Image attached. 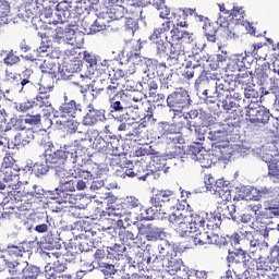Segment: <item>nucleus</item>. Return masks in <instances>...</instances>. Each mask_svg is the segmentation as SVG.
<instances>
[{
	"label": "nucleus",
	"mask_w": 279,
	"mask_h": 279,
	"mask_svg": "<svg viewBox=\"0 0 279 279\" xmlns=\"http://www.w3.org/2000/svg\"><path fill=\"white\" fill-rule=\"evenodd\" d=\"M208 213L199 211L198 214H191L186 209H175L168 218L170 228L177 231L179 236H189L202 230H213L215 225L207 220Z\"/></svg>",
	"instance_id": "nucleus-1"
},
{
	"label": "nucleus",
	"mask_w": 279,
	"mask_h": 279,
	"mask_svg": "<svg viewBox=\"0 0 279 279\" xmlns=\"http://www.w3.org/2000/svg\"><path fill=\"white\" fill-rule=\"evenodd\" d=\"M86 151L85 148H81L75 151L73 146H63L57 151L49 153L45 155V161H38L34 165L35 175L40 177L49 172V169H53L56 175L63 178L64 167L66 165H75V158L82 156Z\"/></svg>",
	"instance_id": "nucleus-2"
},
{
	"label": "nucleus",
	"mask_w": 279,
	"mask_h": 279,
	"mask_svg": "<svg viewBox=\"0 0 279 279\" xmlns=\"http://www.w3.org/2000/svg\"><path fill=\"white\" fill-rule=\"evenodd\" d=\"M60 178V185L57 187L58 192L64 193L68 191L69 193L75 192V181L71 179V175L66 177H59Z\"/></svg>",
	"instance_id": "nucleus-42"
},
{
	"label": "nucleus",
	"mask_w": 279,
	"mask_h": 279,
	"mask_svg": "<svg viewBox=\"0 0 279 279\" xmlns=\"http://www.w3.org/2000/svg\"><path fill=\"white\" fill-rule=\"evenodd\" d=\"M239 232L244 243L248 245L250 252L254 253V252H258V250L263 251L269 247V243H267V241L265 240L258 239V235L256 234V232L247 231L246 229H243V228L240 229Z\"/></svg>",
	"instance_id": "nucleus-17"
},
{
	"label": "nucleus",
	"mask_w": 279,
	"mask_h": 279,
	"mask_svg": "<svg viewBox=\"0 0 279 279\" xmlns=\"http://www.w3.org/2000/svg\"><path fill=\"white\" fill-rule=\"evenodd\" d=\"M133 66L134 70L130 72V75H132V73H136V71H138V73H143V80L146 81L144 84L146 88H148L149 95H156V90H158V80L154 77L155 74L149 70V65H147L146 62H142V64L137 63Z\"/></svg>",
	"instance_id": "nucleus-15"
},
{
	"label": "nucleus",
	"mask_w": 279,
	"mask_h": 279,
	"mask_svg": "<svg viewBox=\"0 0 279 279\" xmlns=\"http://www.w3.org/2000/svg\"><path fill=\"white\" fill-rule=\"evenodd\" d=\"M167 105L173 112V120L182 119L184 108L191 106V96L184 89H178L167 97Z\"/></svg>",
	"instance_id": "nucleus-7"
},
{
	"label": "nucleus",
	"mask_w": 279,
	"mask_h": 279,
	"mask_svg": "<svg viewBox=\"0 0 279 279\" xmlns=\"http://www.w3.org/2000/svg\"><path fill=\"white\" fill-rule=\"evenodd\" d=\"M24 123H26L28 130L33 125H38V123H40V113L34 114V116H26L24 118Z\"/></svg>",
	"instance_id": "nucleus-60"
},
{
	"label": "nucleus",
	"mask_w": 279,
	"mask_h": 279,
	"mask_svg": "<svg viewBox=\"0 0 279 279\" xmlns=\"http://www.w3.org/2000/svg\"><path fill=\"white\" fill-rule=\"evenodd\" d=\"M253 154L268 165V175H270V180L272 182H279V163L271 162L274 155L269 154L267 149H265V146L254 148Z\"/></svg>",
	"instance_id": "nucleus-14"
},
{
	"label": "nucleus",
	"mask_w": 279,
	"mask_h": 279,
	"mask_svg": "<svg viewBox=\"0 0 279 279\" xmlns=\"http://www.w3.org/2000/svg\"><path fill=\"white\" fill-rule=\"evenodd\" d=\"M34 107L41 111V114L49 121H58L56 118V109L51 106V101L47 97H36L33 100Z\"/></svg>",
	"instance_id": "nucleus-24"
},
{
	"label": "nucleus",
	"mask_w": 279,
	"mask_h": 279,
	"mask_svg": "<svg viewBox=\"0 0 279 279\" xmlns=\"http://www.w3.org/2000/svg\"><path fill=\"white\" fill-rule=\"evenodd\" d=\"M25 268L22 272V279H36L40 276V268L29 265V263L25 262Z\"/></svg>",
	"instance_id": "nucleus-43"
},
{
	"label": "nucleus",
	"mask_w": 279,
	"mask_h": 279,
	"mask_svg": "<svg viewBox=\"0 0 279 279\" xmlns=\"http://www.w3.org/2000/svg\"><path fill=\"white\" fill-rule=\"evenodd\" d=\"M246 116L251 117L254 123H268L269 110L258 105V102H251L246 110Z\"/></svg>",
	"instance_id": "nucleus-20"
},
{
	"label": "nucleus",
	"mask_w": 279,
	"mask_h": 279,
	"mask_svg": "<svg viewBox=\"0 0 279 279\" xmlns=\"http://www.w3.org/2000/svg\"><path fill=\"white\" fill-rule=\"evenodd\" d=\"M169 252H171V246L167 244V242H163L158 246L159 255L149 256L147 263L163 260V265H166L168 269H170L171 271H180L182 269V259L171 257V255H169Z\"/></svg>",
	"instance_id": "nucleus-9"
},
{
	"label": "nucleus",
	"mask_w": 279,
	"mask_h": 279,
	"mask_svg": "<svg viewBox=\"0 0 279 279\" xmlns=\"http://www.w3.org/2000/svg\"><path fill=\"white\" fill-rule=\"evenodd\" d=\"M7 270L10 274L11 278L9 279H22L23 270L25 269V260H13L7 262Z\"/></svg>",
	"instance_id": "nucleus-34"
},
{
	"label": "nucleus",
	"mask_w": 279,
	"mask_h": 279,
	"mask_svg": "<svg viewBox=\"0 0 279 279\" xmlns=\"http://www.w3.org/2000/svg\"><path fill=\"white\" fill-rule=\"evenodd\" d=\"M168 56L171 60H175L177 62L184 60V46H182L181 43H171Z\"/></svg>",
	"instance_id": "nucleus-41"
},
{
	"label": "nucleus",
	"mask_w": 279,
	"mask_h": 279,
	"mask_svg": "<svg viewBox=\"0 0 279 279\" xmlns=\"http://www.w3.org/2000/svg\"><path fill=\"white\" fill-rule=\"evenodd\" d=\"M232 132V126L230 124H223L222 130L210 131L207 138L213 141V145L219 149H226L228 147V134Z\"/></svg>",
	"instance_id": "nucleus-19"
},
{
	"label": "nucleus",
	"mask_w": 279,
	"mask_h": 279,
	"mask_svg": "<svg viewBox=\"0 0 279 279\" xmlns=\"http://www.w3.org/2000/svg\"><path fill=\"white\" fill-rule=\"evenodd\" d=\"M244 13L242 8H233V10L230 11V16H232V21H235V25H242V27H245L246 32L251 33L253 36H258L256 35V31L252 27V24L243 20Z\"/></svg>",
	"instance_id": "nucleus-30"
},
{
	"label": "nucleus",
	"mask_w": 279,
	"mask_h": 279,
	"mask_svg": "<svg viewBox=\"0 0 279 279\" xmlns=\"http://www.w3.org/2000/svg\"><path fill=\"white\" fill-rule=\"evenodd\" d=\"M206 130H208L207 126H204L202 125V123H198L195 126H192V130H190V132H194L197 141H205Z\"/></svg>",
	"instance_id": "nucleus-57"
},
{
	"label": "nucleus",
	"mask_w": 279,
	"mask_h": 279,
	"mask_svg": "<svg viewBox=\"0 0 279 279\" xmlns=\"http://www.w3.org/2000/svg\"><path fill=\"white\" fill-rule=\"evenodd\" d=\"M161 132L166 133V134H180V132H182V125L180 124V122L177 123H162L161 124Z\"/></svg>",
	"instance_id": "nucleus-49"
},
{
	"label": "nucleus",
	"mask_w": 279,
	"mask_h": 279,
	"mask_svg": "<svg viewBox=\"0 0 279 279\" xmlns=\"http://www.w3.org/2000/svg\"><path fill=\"white\" fill-rule=\"evenodd\" d=\"M246 210L248 214H242L240 216V221L242 223H252V226H254V216L258 215V210H260V204L248 205Z\"/></svg>",
	"instance_id": "nucleus-40"
},
{
	"label": "nucleus",
	"mask_w": 279,
	"mask_h": 279,
	"mask_svg": "<svg viewBox=\"0 0 279 279\" xmlns=\"http://www.w3.org/2000/svg\"><path fill=\"white\" fill-rule=\"evenodd\" d=\"M151 221L154 219H167V213L161 207H156V204H153L151 207L144 209L142 207V211L138 214V221Z\"/></svg>",
	"instance_id": "nucleus-26"
},
{
	"label": "nucleus",
	"mask_w": 279,
	"mask_h": 279,
	"mask_svg": "<svg viewBox=\"0 0 279 279\" xmlns=\"http://www.w3.org/2000/svg\"><path fill=\"white\" fill-rule=\"evenodd\" d=\"M268 90L272 95H275V97H278V95H279V78H269Z\"/></svg>",
	"instance_id": "nucleus-62"
},
{
	"label": "nucleus",
	"mask_w": 279,
	"mask_h": 279,
	"mask_svg": "<svg viewBox=\"0 0 279 279\" xmlns=\"http://www.w3.org/2000/svg\"><path fill=\"white\" fill-rule=\"evenodd\" d=\"M110 84L106 85V93L107 95H109V97H112V95H114V93H117V90L119 89V83L116 80L109 78Z\"/></svg>",
	"instance_id": "nucleus-61"
},
{
	"label": "nucleus",
	"mask_w": 279,
	"mask_h": 279,
	"mask_svg": "<svg viewBox=\"0 0 279 279\" xmlns=\"http://www.w3.org/2000/svg\"><path fill=\"white\" fill-rule=\"evenodd\" d=\"M53 52V47L47 45V46H40L37 48V50H34L33 52H29L26 56H22L25 60H29L31 62H34L35 65L37 64V61L40 58H49L51 53Z\"/></svg>",
	"instance_id": "nucleus-31"
},
{
	"label": "nucleus",
	"mask_w": 279,
	"mask_h": 279,
	"mask_svg": "<svg viewBox=\"0 0 279 279\" xmlns=\"http://www.w3.org/2000/svg\"><path fill=\"white\" fill-rule=\"evenodd\" d=\"M208 81H196L195 88L197 93H201L204 97H218V99H228V95L230 92L228 90V86L223 85L221 82L215 83V92L210 93V89L206 88Z\"/></svg>",
	"instance_id": "nucleus-11"
},
{
	"label": "nucleus",
	"mask_w": 279,
	"mask_h": 279,
	"mask_svg": "<svg viewBox=\"0 0 279 279\" xmlns=\"http://www.w3.org/2000/svg\"><path fill=\"white\" fill-rule=\"evenodd\" d=\"M34 138V135L32 134V131H26L24 133H17L14 136V142H11L9 144V149H14L15 147H25V145H28V143H32Z\"/></svg>",
	"instance_id": "nucleus-36"
},
{
	"label": "nucleus",
	"mask_w": 279,
	"mask_h": 279,
	"mask_svg": "<svg viewBox=\"0 0 279 279\" xmlns=\"http://www.w3.org/2000/svg\"><path fill=\"white\" fill-rule=\"evenodd\" d=\"M255 78L257 80V84L259 86H265V84L269 82V75L267 74V70H264L263 68L256 69Z\"/></svg>",
	"instance_id": "nucleus-54"
},
{
	"label": "nucleus",
	"mask_w": 279,
	"mask_h": 279,
	"mask_svg": "<svg viewBox=\"0 0 279 279\" xmlns=\"http://www.w3.org/2000/svg\"><path fill=\"white\" fill-rule=\"evenodd\" d=\"M147 241H158L165 239V230L158 227H153L146 234Z\"/></svg>",
	"instance_id": "nucleus-51"
},
{
	"label": "nucleus",
	"mask_w": 279,
	"mask_h": 279,
	"mask_svg": "<svg viewBox=\"0 0 279 279\" xmlns=\"http://www.w3.org/2000/svg\"><path fill=\"white\" fill-rule=\"evenodd\" d=\"M56 123H59V125H63V128H65L70 134H75L77 132V128H80V123L73 120V118L57 120Z\"/></svg>",
	"instance_id": "nucleus-47"
},
{
	"label": "nucleus",
	"mask_w": 279,
	"mask_h": 279,
	"mask_svg": "<svg viewBox=\"0 0 279 279\" xmlns=\"http://www.w3.org/2000/svg\"><path fill=\"white\" fill-rule=\"evenodd\" d=\"M77 134L78 140H75L72 144H65L63 147H74V151H80V149H85V151L82 155H77L75 158V162H77L78 158H84L86 156V151H88V148H86V145L93 144V134L90 131L87 132H81L78 131Z\"/></svg>",
	"instance_id": "nucleus-21"
},
{
	"label": "nucleus",
	"mask_w": 279,
	"mask_h": 279,
	"mask_svg": "<svg viewBox=\"0 0 279 279\" xmlns=\"http://www.w3.org/2000/svg\"><path fill=\"white\" fill-rule=\"evenodd\" d=\"M138 178V180H147L149 178V167L147 168V162L136 161L132 168H128L120 174V178Z\"/></svg>",
	"instance_id": "nucleus-22"
},
{
	"label": "nucleus",
	"mask_w": 279,
	"mask_h": 279,
	"mask_svg": "<svg viewBox=\"0 0 279 279\" xmlns=\"http://www.w3.org/2000/svg\"><path fill=\"white\" fill-rule=\"evenodd\" d=\"M252 194L255 197V202H258L260 198L269 199V197H276L278 195V189L271 186L253 187Z\"/></svg>",
	"instance_id": "nucleus-35"
},
{
	"label": "nucleus",
	"mask_w": 279,
	"mask_h": 279,
	"mask_svg": "<svg viewBox=\"0 0 279 279\" xmlns=\"http://www.w3.org/2000/svg\"><path fill=\"white\" fill-rule=\"evenodd\" d=\"M109 105L111 112H124L122 117L119 118L120 121H130V107L132 101H130V96L123 92H119L109 98Z\"/></svg>",
	"instance_id": "nucleus-10"
},
{
	"label": "nucleus",
	"mask_w": 279,
	"mask_h": 279,
	"mask_svg": "<svg viewBox=\"0 0 279 279\" xmlns=\"http://www.w3.org/2000/svg\"><path fill=\"white\" fill-rule=\"evenodd\" d=\"M106 86H108V81L106 80H97L90 84L92 95L94 99H97L98 95H101L104 90H106Z\"/></svg>",
	"instance_id": "nucleus-45"
},
{
	"label": "nucleus",
	"mask_w": 279,
	"mask_h": 279,
	"mask_svg": "<svg viewBox=\"0 0 279 279\" xmlns=\"http://www.w3.org/2000/svg\"><path fill=\"white\" fill-rule=\"evenodd\" d=\"M51 58H53V56H51V52H50L49 57H39L35 66H37V69H39L41 71V73H48L49 75H56L58 65H56V63L53 61H51Z\"/></svg>",
	"instance_id": "nucleus-32"
},
{
	"label": "nucleus",
	"mask_w": 279,
	"mask_h": 279,
	"mask_svg": "<svg viewBox=\"0 0 279 279\" xmlns=\"http://www.w3.org/2000/svg\"><path fill=\"white\" fill-rule=\"evenodd\" d=\"M123 88L125 90H129L131 93H136V90H138V88H141V85H138V83H136L133 80H128L125 81V83L123 84Z\"/></svg>",
	"instance_id": "nucleus-63"
},
{
	"label": "nucleus",
	"mask_w": 279,
	"mask_h": 279,
	"mask_svg": "<svg viewBox=\"0 0 279 279\" xmlns=\"http://www.w3.org/2000/svg\"><path fill=\"white\" fill-rule=\"evenodd\" d=\"M54 8H56L54 16H57V19L49 20L48 21L49 25L51 24L58 25V23H64V20L71 16V11H69V2L61 1Z\"/></svg>",
	"instance_id": "nucleus-29"
},
{
	"label": "nucleus",
	"mask_w": 279,
	"mask_h": 279,
	"mask_svg": "<svg viewBox=\"0 0 279 279\" xmlns=\"http://www.w3.org/2000/svg\"><path fill=\"white\" fill-rule=\"evenodd\" d=\"M1 172L3 173V182L10 183V182H19V171L12 169V167H4L1 168Z\"/></svg>",
	"instance_id": "nucleus-44"
},
{
	"label": "nucleus",
	"mask_w": 279,
	"mask_h": 279,
	"mask_svg": "<svg viewBox=\"0 0 279 279\" xmlns=\"http://www.w3.org/2000/svg\"><path fill=\"white\" fill-rule=\"evenodd\" d=\"M256 221L260 223L257 230L266 241H279V223L267 222V218H256Z\"/></svg>",
	"instance_id": "nucleus-18"
},
{
	"label": "nucleus",
	"mask_w": 279,
	"mask_h": 279,
	"mask_svg": "<svg viewBox=\"0 0 279 279\" xmlns=\"http://www.w3.org/2000/svg\"><path fill=\"white\" fill-rule=\"evenodd\" d=\"M205 186L207 191H210L213 195L220 197L223 202L231 199L230 187H228V182L223 181V179H219L217 181L213 178H208L207 180L205 179Z\"/></svg>",
	"instance_id": "nucleus-12"
},
{
	"label": "nucleus",
	"mask_w": 279,
	"mask_h": 279,
	"mask_svg": "<svg viewBox=\"0 0 279 279\" xmlns=\"http://www.w3.org/2000/svg\"><path fill=\"white\" fill-rule=\"evenodd\" d=\"M244 97L245 99H253L251 104H258V92L252 87H246L244 89Z\"/></svg>",
	"instance_id": "nucleus-59"
},
{
	"label": "nucleus",
	"mask_w": 279,
	"mask_h": 279,
	"mask_svg": "<svg viewBox=\"0 0 279 279\" xmlns=\"http://www.w3.org/2000/svg\"><path fill=\"white\" fill-rule=\"evenodd\" d=\"M72 165L75 163L65 165V167L63 168V178H66V175H71L72 178H83V180H95L90 171L84 170L80 166Z\"/></svg>",
	"instance_id": "nucleus-27"
},
{
	"label": "nucleus",
	"mask_w": 279,
	"mask_h": 279,
	"mask_svg": "<svg viewBox=\"0 0 279 279\" xmlns=\"http://www.w3.org/2000/svg\"><path fill=\"white\" fill-rule=\"evenodd\" d=\"M126 206L129 208V211L121 208H112L109 209L108 215L109 217H118V226H121V228H130V226H136V222L138 221V215L143 213V205L138 199L134 196H128L126 197Z\"/></svg>",
	"instance_id": "nucleus-4"
},
{
	"label": "nucleus",
	"mask_w": 279,
	"mask_h": 279,
	"mask_svg": "<svg viewBox=\"0 0 279 279\" xmlns=\"http://www.w3.org/2000/svg\"><path fill=\"white\" fill-rule=\"evenodd\" d=\"M235 204L239 206V202H250L255 199L254 194L252 193V189L246 186H240L235 189V195L233 197Z\"/></svg>",
	"instance_id": "nucleus-37"
},
{
	"label": "nucleus",
	"mask_w": 279,
	"mask_h": 279,
	"mask_svg": "<svg viewBox=\"0 0 279 279\" xmlns=\"http://www.w3.org/2000/svg\"><path fill=\"white\" fill-rule=\"evenodd\" d=\"M100 269L105 276H114V274H117V268H114V265L111 264H102Z\"/></svg>",
	"instance_id": "nucleus-64"
},
{
	"label": "nucleus",
	"mask_w": 279,
	"mask_h": 279,
	"mask_svg": "<svg viewBox=\"0 0 279 279\" xmlns=\"http://www.w3.org/2000/svg\"><path fill=\"white\" fill-rule=\"evenodd\" d=\"M105 119L106 116L104 114V111L95 109L93 105H89L87 107V112L83 118V125H96V123H99V121Z\"/></svg>",
	"instance_id": "nucleus-28"
},
{
	"label": "nucleus",
	"mask_w": 279,
	"mask_h": 279,
	"mask_svg": "<svg viewBox=\"0 0 279 279\" xmlns=\"http://www.w3.org/2000/svg\"><path fill=\"white\" fill-rule=\"evenodd\" d=\"M3 86L7 88L5 94H10L11 92L15 93H27L34 84L29 78H22L21 74L12 72L10 70H5L4 78L2 81Z\"/></svg>",
	"instance_id": "nucleus-6"
},
{
	"label": "nucleus",
	"mask_w": 279,
	"mask_h": 279,
	"mask_svg": "<svg viewBox=\"0 0 279 279\" xmlns=\"http://www.w3.org/2000/svg\"><path fill=\"white\" fill-rule=\"evenodd\" d=\"M77 36H81L80 33H76L75 29L70 28L65 33L57 34L56 40L59 45H71V47H80L84 39H78Z\"/></svg>",
	"instance_id": "nucleus-25"
},
{
	"label": "nucleus",
	"mask_w": 279,
	"mask_h": 279,
	"mask_svg": "<svg viewBox=\"0 0 279 279\" xmlns=\"http://www.w3.org/2000/svg\"><path fill=\"white\" fill-rule=\"evenodd\" d=\"M185 239L187 243L184 247L191 248L197 245H219V234L213 233V230H202L195 231L186 236H181Z\"/></svg>",
	"instance_id": "nucleus-8"
},
{
	"label": "nucleus",
	"mask_w": 279,
	"mask_h": 279,
	"mask_svg": "<svg viewBox=\"0 0 279 279\" xmlns=\"http://www.w3.org/2000/svg\"><path fill=\"white\" fill-rule=\"evenodd\" d=\"M175 24L173 21L161 22L160 27L154 29L150 40L155 44L158 56H169L171 49V38H175Z\"/></svg>",
	"instance_id": "nucleus-3"
},
{
	"label": "nucleus",
	"mask_w": 279,
	"mask_h": 279,
	"mask_svg": "<svg viewBox=\"0 0 279 279\" xmlns=\"http://www.w3.org/2000/svg\"><path fill=\"white\" fill-rule=\"evenodd\" d=\"M181 119L185 121L186 130H193V128L202 123V116H199V111L197 109H193L189 112L182 111Z\"/></svg>",
	"instance_id": "nucleus-33"
},
{
	"label": "nucleus",
	"mask_w": 279,
	"mask_h": 279,
	"mask_svg": "<svg viewBox=\"0 0 279 279\" xmlns=\"http://www.w3.org/2000/svg\"><path fill=\"white\" fill-rule=\"evenodd\" d=\"M64 271H66V264L57 260L52 264V267H50L49 270L46 269V276H49V274H56L58 276L64 274Z\"/></svg>",
	"instance_id": "nucleus-52"
},
{
	"label": "nucleus",
	"mask_w": 279,
	"mask_h": 279,
	"mask_svg": "<svg viewBox=\"0 0 279 279\" xmlns=\"http://www.w3.org/2000/svg\"><path fill=\"white\" fill-rule=\"evenodd\" d=\"M106 29V20L98 17L89 27V34H98V32H104Z\"/></svg>",
	"instance_id": "nucleus-56"
},
{
	"label": "nucleus",
	"mask_w": 279,
	"mask_h": 279,
	"mask_svg": "<svg viewBox=\"0 0 279 279\" xmlns=\"http://www.w3.org/2000/svg\"><path fill=\"white\" fill-rule=\"evenodd\" d=\"M83 58L92 71L97 70V57L93 52L84 51Z\"/></svg>",
	"instance_id": "nucleus-58"
},
{
	"label": "nucleus",
	"mask_w": 279,
	"mask_h": 279,
	"mask_svg": "<svg viewBox=\"0 0 279 279\" xmlns=\"http://www.w3.org/2000/svg\"><path fill=\"white\" fill-rule=\"evenodd\" d=\"M3 62L7 66H14L21 62V57H19L14 50L8 51L7 56L3 58Z\"/></svg>",
	"instance_id": "nucleus-53"
},
{
	"label": "nucleus",
	"mask_w": 279,
	"mask_h": 279,
	"mask_svg": "<svg viewBox=\"0 0 279 279\" xmlns=\"http://www.w3.org/2000/svg\"><path fill=\"white\" fill-rule=\"evenodd\" d=\"M236 206L235 205H221L218 207V215H220V219H232L233 221H236V216L234 214L236 213Z\"/></svg>",
	"instance_id": "nucleus-39"
},
{
	"label": "nucleus",
	"mask_w": 279,
	"mask_h": 279,
	"mask_svg": "<svg viewBox=\"0 0 279 279\" xmlns=\"http://www.w3.org/2000/svg\"><path fill=\"white\" fill-rule=\"evenodd\" d=\"M186 154L191 160L201 162L202 167H208L206 165V160H208V154H206V149L204 146H202V143L196 142L190 145L186 149Z\"/></svg>",
	"instance_id": "nucleus-23"
},
{
	"label": "nucleus",
	"mask_w": 279,
	"mask_h": 279,
	"mask_svg": "<svg viewBox=\"0 0 279 279\" xmlns=\"http://www.w3.org/2000/svg\"><path fill=\"white\" fill-rule=\"evenodd\" d=\"M161 138L168 145H170V143H173L174 145H175V143H179V145H182V143H184V138H182L180 133H163V132H161Z\"/></svg>",
	"instance_id": "nucleus-50"
},
{
	"label": "nucleus",
	"mask_w": 279,
	"mask_h": 279,
	"mask_svg": "<svg viewBox=\"0 0 279 279\" xmlns=\"http://www.w3.org/2000/svg\"><path fill=\"white\" fill-rule=\"evenodd\" d=\"M8 16H10V2L0 0V25L8 23Z\"/></svg>",
	"instance_id": "nucleus-48"
},
{
	"label": "nucleus",
	"mask_w": 279,
	"mask_h": 279,
	"mask_svg": "<svg viewBox=\"0 0 279 279\" xmlns=\"http://www.w3.org/2000/svg\"><path fill=\"white\" fill-rule=\"evenodd\" d=\"M92 138H94V147L95 149H104L106 147V140L104 137L99 136V131L97 130H92L90 131Z\"/></svg>",
	"instance_id": "nucleus-55"
},
{
	"label": "nucleus",
	"mask_w": 279,
	"mask_h": 279,
	"mask_svg": "<svg viewBox=\"0 0 279 279\" xmlns=\"http://www.w3.org/2000/svg\"><path fill=\"white\" fill-rule=\"evenodd\" d=\"M82 114V105L75 100L69 102H62L58 110L54 112V119L62 121L64 119H75Z\"/></svg>",
	"instance_id": "nucleus-13"
},
{
	"label": "nucleus",
	"mask_w": 279,
	"mask_h": 279,
	"mask_svg": "<svg viewBox=\"0 0 279 279\" xmlns=\"http://www.w3.org/2000/svg\"><path fill=\"white\" fill-rule=\"evenodd\" d=\"M150 202L156 204V208H162L167 214V210H171L175 206L178 198L173 196V192L161 190L155 194Z\"/></svg>",
	"instance_id": "nucleus-16"
},
{
	"label": "nucleus",
	"mask_w": 279,
	"mask_h": 279,
	"mask_svg": "<svg viewBox=\"0 0 279 279\" xmlns=\"http://www.w3.org/2000/svg\"><path fill=\"white\" fill-rule=\"evenodd\" d=\"M47 193L50 199H59V204H75V202H77L73 194L64 196V192H58V190L48 191Z\"/></svg>",
	"instance_id": "nucleus-38"
},
{
	"label": "nucleus",
	"mask_w": 279,
	"mask_h": 279,
	"mask_svg": "<svg viewBox=\"0 0 279 279\" xmlns=\"http://www.w3.org/2000/svg\"><path fill=\"white\" fill-rule=\"evenodd\" d=\"M252 257L250 253L243 250H235L234 252H229L227 256V263L229 269H231L234 278L236 279H252V274L254 271L247 269V264Z\"/></svg>",
	"instance_id": "nucleus-5"
},
{
	"label": "nucleus",
	"mask_w": 279,
	"mask_h": 279,
	"mask_svg": "<svg viewBox=\"0 0 279 279\" xmlns=\"http://www.w3.org/2000/svg\"><path fill=\"white\" fill-rule=\"evenodd\" d=\"M149 171H159L161 173H167L169 171V167H167V160L166 159H154L149 167Z\"/></svg>",
	"instance_id": "nucleus-46"
}]
</instances>
